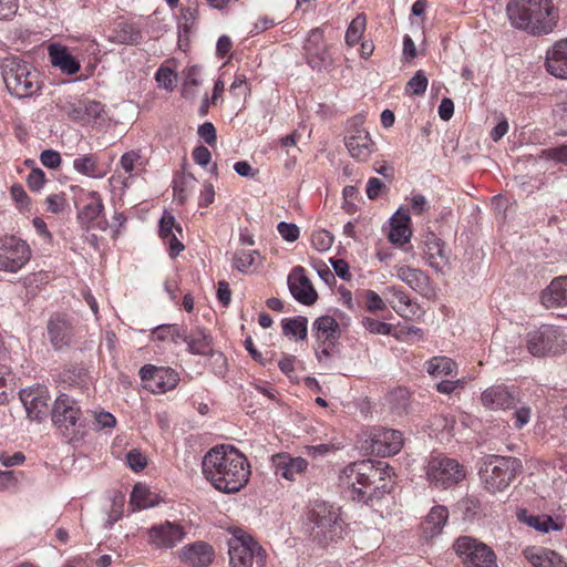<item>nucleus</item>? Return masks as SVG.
Here are the masks:
<instances>
[{"label": "nucleus", "mask_w": 567, "mask_h": 567, "mask_svg": "<svg viewBox=\"0 0 567 567\" xmlns=\"http://www.w3.org/2000/svg\"><path fill=\"white\" fill-rule=\"evenodd\" d=\"M203 474L219 492L230 494L244 488L250 477L247 457L233 445H217L204 456Z\"/></svg>", "instance_id": "1"}, {"label": "nucleus", "mask_w": 567, "mask_h": 567, "mask_svg": "<svg viewBox=\"0 0 567 567\" xmlns=\"http://www.w3.org/2000/svg\"><path fill=\"white\" fill-rule=\"evenodd\" d=\"M506 12L511 24L532 34H548L558 14L551 0H509Z\"/></svg>", "instance_id": "2"}, {"label": "nucleus", "mask_w": 567, "mask_h": 567, "mask_svg": "<svg viewBox=\"0 0 567 567\" xmlns=\"http://www.w3.org/2000/svg\"><path fill=\"white\" fill-rule=\"evenodd\" d=\"M377 470L371 460L354 462L346 466L339 475V485L349 498L354 502L373 506L385 493L386 484L373 486Z\"/></svg>", "instance_id": "3"}, {"label": "nucleus", "mask_w": 567, "mask_h": 567, "mask_svg": "<svg viewBox=\"0 0 567 567\" xmlns=\"http://www.w3.org/2000/svg\"><path fill=\"white\" fill-rule=\"evenodd\" d=\"M2 79L7 90L18 99L32 97L43 86L40 73L18 56H8L1 63Z\"/></svg>", "instance_id": "4"}, {"label": "nucleus", "mask_w": 567, "mask_h": 567, "mask_svg": "<svg viewBox=\"0 0 567 567\" xmlns=\"http://www.w3.org/2000/svg\"><path fill=\"white\" fill-rule=\"evenodd\" d=\"M519 468L518 458L491 454L482 458L478 475L484 488L494 494L507 488Z\"/></svg>", "instance_id": "5"}, {"label": "nucleus", "mask_w": 567, "mask_h": 567, "mask_svg": "<svg viewBox=\"0 0 567 567\" xmlns=\"http://www.w3.org/2000/svg\"><path fill=\"white\" fill-rule=\"evenodd\" d=\"M230 567H266L267 553L261 545L243 529H235L228 540Z\"/></svg>", "instance_id": "6"}, {"label": "nucleus", "mask_w": 567, "mask_h": 567, "mask_svg": "<svg viewBox=\"0 0 567 567\" xmlns=\"http://www.w3.org/2000/svg\"><path fill=\"white\" fill-rule=\"evenodd\" d=\"M424 470L426 480L435 487L447 488L465 477L463 466L456 460L442 454H432Z\"/></svg>", "instance_id": "7"}, {"label": "nucleus", "mask_w": 567, "mask_h": 567, "mask_svg": "<svg viewBox=\"0 0 567 567\" xmlns=\"http://www.w3.org/2000/svg\"><path fill=\"white\" fill-rule=\"evenodd\" d=\"M56 106L69 120L81 125L94 124L105 115L104 104L86 97L82 99L70 95L60 99Z\"/></svg>", "instance_id": "8"}, {"label": "nucleus", "mask_w": 567, "mask_h": 567, "mask_svg": "<svg viewBox=\"0 0 567 567\" xmlns=\"http://www.w3.org/2000/svg\"><path fill=\"white\" fill-rule=\"evenodd\" d=\"M337 524L338 514L326 502H313L307 512L306 529L310 536L319 542L332 539Z\"/></svg>", "instance_id": "9"}, {"label": "nucleus", "mask_w": 567, "mask_h": 567, "mask_svg": "<svg viewBox=\"0 0 567 567\" xmlns=\"http://www.w3.org/2000/svg\"><path fill=\"white\" fill-rule=\"evenodd\" d=\"M453 548L464 567H498L494 550L476 538L461 536Z\"/></svg>", "instance_id": "10"}, {"label": "nucleus", "mask_w": 567, "mask_h": 567, "mask_svg": "<svg viewBox=\"0 0 567 567\" xmlns=\"http://www.w3.org/2000/svg\"><path fill=\"white\" fill-rule=\"evenodd\" d=\"M526 343L528 352L534 357L560 353L567 344L563 332L554 326H542L530 331Z\"/></svg>", "instance_id": "11"}, {"label": "nucleus", "mask_w": 567, "mask_h": 567, "mask_svg": "<svg viewBox=\"0 0 567 567\" xmlns=\"http://www.w3.org/2000/svg\"><path fill=\"white\" fill-rule=\"evenodd\" d=\"M31 258V249L27 241L16 236H4L0 239V270L17 272Z\"/></svg>", "instance_id": "12"}, {"label": "nucleus", "mask_w": 567, "mask_h": 567, "mask_svg": "<svg viewBox=\"0 0 567 567\" xmlns=\"http://www.w3.org/2000/svg\"><path fill=\"white\" fill-rule=\"evenodd\" d=\"M143 386L155 394L166 393L174 390L178 382V373L168 367H156L145 364L138 372Z\"/></svg>", "instance_id": "13"}, {"label": "nucleus", "mask_w": 567, "mask_h": 567, "mask_svg": "<svg viewBox=\"0 0 567 567\" xmlns=\"http://www.w3.org/2000/svg\"><path fill=\"white\" fill-rule=\"evenodd\" d=\"M323 30L315 28L309 31L303 44L307 63L311 69L321 71L332 64L328 47L323 42Z\"/></svg>", "instance_id": "14"}, {"label": "nucleus", "mask_w": 567, "mask_h": 567, "mask_svg": "<svg viewBox=\"0 0 567 567\" xmlns=\"http://www.w3.org/2000/svg\"><path fill=\"white\" fill-rule=\"evenodd\" d=\"M403 446L402 433L391 429H375L370 435L369 449L373 454L382 457L391 456L401 451Z\"/></svg>", "instance_id": "15"}, {"label": "nucleus", "mask_w": 567, "mask_h": 567, "mask_svg": "<svg viewBox=\"0 0 567 567\" xmlns=\"http://www.w3.org/2000/svg\"><path fill=\"white\" fill-rule=\"evenodd\" d=\"M150 542L156 548H173L186 536L184 527L177 523L165 522L148 530Z\"/></svg>", "instance_id": "16"}, {"label": "nucleus", "mask_w": 567, "mask_h": 567, "mask_svg": "<svg viewBox=\"0 0 567 567\" xmlns=\"http://www.w3.org/2000/svg\"><path fill=\"white\" fill-rule=\"evenodd\" d=\"M288 287L292 297L300 303L310 306L316 302L318 295L311 281L300 266L295 267L288 276Z\"/></svg>", "instance_id": "17"}, {"label": "nucleus", "mask_w": 567, "mask_h": 567, "mask_svg": "<svg viewBox=\"0 0 567 567\" xmlns=\"http://www.w3.org/2000/svg\"><path fill=\"white\" fill-rule=\"evenodd\" d=\"M80 417L78 403L66 394L56 398L52 410V421L59 429L69 430Z\"/></svg>", "instance_id": "18"}, {"label": "nucleus", "mask_w": 567, "mask_h": 567, "mask_svg": "<svg viewBox=\"0 0 567 567\" xmlns=\"http://www.w3.org/2000/svg\"><path fill=\"white\" fill-rule=\"evenodd\" d=\"M74 334V327L66 317L55 316L49 320L48 336L55 350H63L70 347L73 342Z\"/></svg>", "instance_id": "19"}, {"label": "nucleus", "mask_w": 567, "mask_h": 567, "mask_svg": "<svg viewBox=\"0 0 567 567\" xmlns=\"http://www.w3.org/2000/svg\"><path fill=\"white\" fill-rule=\"evenodd\" d=\"M346 147L352 158L359 162L369 159L374 151V143L363 127H354L344 138Z\"/></svg>", "instance_id": "20"}, {"label": "nucleus", "mask_w": 567, "mask_h": 567, "mask_svg": "<svg viewBox=\"0 0 567 567\" xmlns=\"http://www.w3.org/2000/svg\"><path fill=\"white\" fill-rule=\"evenodd\" d=\"M272 466L276 475L281 476L287 481H295L298 476L306 473L308 462L300 456H291L288 453H279L272 456Z\"/></svg>", "instance_id": "21"}, {"label": "nucleus", "mask_w": 567, "mask_h": 567, "mask_svg": "<svg viewBox=\"0 0 567 567\" xmlns=\"http://www.w3.org/2000/svg\"><path fill=\"white\" fill-rule=\"evenodd\" d=\"M20 399L30 419L40 420L48 411L50 398L44 388L22 389Z\"/></svg>", "instance_id": "22"}, {"label": "nucleus", "mask_w": 567, "mask_h": 567, "mask_svg": "<svg viewBox=\"0 0 567 567\" xmlns=\"http://www.w3.org/2000/svg\"><path fill=\"white\" fill-rule=\"evenodd\" d=\"M545 66L553 76L567 80V39L556 41L547 50Z\"/></svg>", "instance_id": "23"}, {"label": "nucleus", "mask_w": 567, "mask_h": 567, "mask_svg": "<svg viewBox=\"0 0 567 567\" xmlns=\"http://www.w3.org/2000/svg\"><path fill=\"white\" fill-rule=\"evenodd\" d=\"M482 404L489 410L516 408V396L505 385H492L481 396Z\"/></svg>", "instance_id": "24"}, {"label": "nucleus", "mask_w": 567, "mask_h": 567, "mask_svg": "<svg viewBox=\"0 0 567 567\" xmlns=\"http://www.w3.org/2000/svg\"><path fill=\"white\" fill-rule=\"evenodd\" d=\"M181 558L192 567H207L213 561L214 549L207 543L195 542L182 548Z\"/></svg>", "instance_id": "25"}, {"label": "nucleus", "mask_w": 567, "mask_h": 567, "mask_svg": "<svg viewBox=\"0 0 567 567\" xmlns=\"http://www.w3.org/2000/svg\"><path fill=\"white\" fill-rule=\"evenodd\" d=\"M396 277L420 295L427 296L432 292L429 276L417 268L396 266Z\"/></svg>", "instance_id": "26"}, {"label": "nucleus", "mask_w": 567, "mask_h": 567, "mask_svg": "<svg viewBox=\"0 0 567 567\" xmlns=\"http://www.w3.org/2000/svg\"><path fill=\"white\" fill-rule=\"evenodd\" d=\"M424 245L426 264L437 272L443 271V268L449 264L450 259L444 241L434 234H431L427 236Z\"/></svg>", "instance_id": "27"}, {"label": "nucleus", "mask_w": 567, "mask_h": 567, "mask_svg": "<svg viewBox=\"0 0 567 567\" xmlns=\"http://www.w3.org/2000/svg\"><path fill=\"white\" fill-rule=\"evenodd\" d=\"M523 555L534 567H567L564 558L548 548L530 546L523 550Z\"/></svg>", "instance_id": "28"}, {"label": "nucleus", "mask_w": 567, "mask_h": 567, "mask_svg": "<svg viewBox=\"0 0 567 567\" xmlns=\"http://www.w3.org/2000/svg\"><path fill=\"white\" fill-rule=\"evenodd\" d=\"M542 303L546 308L567 306V276H559L551 280L540 295Z\"/></svg>", "instance_id": "29"}, {"label": "nucleus", "mask_w": 567, "mask_h": 567, "mask_svg": "<svg viewBox=\"0 0 567 567\" xmlns=\"http://www.w3.org/2000/svg\"><path fill=\"white\" fill-rule=\"evenodd\" d=\"M49 56L52 65L59 68L68 75L75 74L81 68L79 61L63 45L51 44L49 47Z\"/></svg>", "instance_id": "30"}, {"label": "nucleus", "mask_w": 567, "mask_h": 567, "mask_svg": "<svg viewBox=\"0 0 567 567\" xmlns=\"http://www.w3.org/2000/svg\"><path fill=\"white\" fill-rule=\"evenodd\" d=\"M391 220L389 240L399 246L406 244L412 235L410 228V215L408 213L398 210Z\"/></svg>", "instance_id": "31"}, {"label": "nucleus", "mask_w": 567, "mask_h": 567, "mask_svg": "<svg viewBox=\"0 0 567 567\" xmlns=\"http://www.w3.org/2000/svg\"><path fill=\"white\" fill-rule=\"evenodd\" d=\"M449 518V512L445 506H434L422 522V530L425 537L432 538L439 535Z\"/></svg>", "instance_id": "32"}, {"label": "nucleus", "mask_w": 567, "mask_h": 567, "mask_svg": "<svg viewBox=\"0 0 567 567\" xmlns=\"http://www.w3.org/2000/svg\"><path fill=\"white\" fill-rule=\"evenodd\" d=\"M183 341L187 343L188 351L193 354H213L212 338L200 328H196L187 336H183Z\"/></svg>", "instance_id": "33"}, {"label": "nucleus", "mask_w": 567, "mask_h": 567, "mask_svg": "<svg viewBox=\"0 0 567 567\" xmlns=\"http://www.w3.org/2000/svg\"><path fill=\"white\" fill-rule=\"evenodd\" d=\"M104 205L101 195L97 192H89L86 195V203L79 213V219L91 227L99 217L103 214Z\"/></svg>", "instance_id": "34"}, {"label": "nucleus", "mask_w": 567, "mask_h": 567, "mask_svg": "<svg viewBox=\"0 0 567 567\" xmlns=\"http://www.w3.org/2000/svg\"><path fill=\"white\" fill-rule=\"evenodd\" d=\"M159 503V497L156 493L145 484H136L131 493L130 506L133 511L146 509L154 507Z\"/></svg>", "instance_id": "35"}, {"label": "nucleus", "mask_w": 567, "mask_h": 567, "mask_svg": "<svg viewBox=\"0 0 567 567\" xmlns=\"http://www.w3.org/2000/svg\"><path fill=\"white\" fill-rule=\"evenodd\" d=\"M339 323L331 316H322L313 322L315 337L322 342H333L338 339Z\"/></svg>", "instance_id": "36"}, {"label": "nucleus", "mask_w": 567, "mask_h": 567, "mask_svg": "<svg viewBox=\"0 0 567 567\" xmlns=\"http://www.w3.org/2000/svg\"><path fill=\"white\" fill-rule=\"evenodd\" d=\"M520 522L525 523L529 527L535 528L538 532L547 533L550 529L560 530L561 524L556 523L550 516L547 515H530L527 511H520L518 513Z\"/></svg>", "instance_id": "37"}, {"label": "nucleus", "mask_w": 567, "mask_h": 567, "mask_svg": "<svg viewBox=\"0 0 567 567\" xmlns=\"http://www.w3.org/2000/svg\"><path fill=\"white\" fill-rule=\"evenodd\" d=\"M426 371L434 378L456 375V363L446 357H435L425 363Z\"/></svg>", "instance_id": "38"}, {"label": "nucleus", "mask_w": 567, "mask_h": 567, "mask_svg": "<svg viewBox=\"0 0 567 567\" xmlns=\"http://www.w3.org/2000/svg\"><path fill=\"white\" fill-rule=\"evenodd\" d=\"M112 39L120 44L135 45L140 43L142 34L134 24L120 22L113 30Z\"/></svg>", "instance_id": "39"}, {"label": "nucleus", "mask_w": 567, "mask_h": 567, "mask_svg": "<svg viewBox=\"0 0 567 567\" xmlns=\"http://www.w3.org/2000/svg\"><path fill=\"white\" fill-rule=\"evenodd\" d=\"M196 179L192 174H182L173 182L174 200L183 205L195 188Z\"/></svg>", "instance_id": "40"}, {"label": "nucleus", "mask_w": 567, "mask_h": 567, "mask_svg": "<svg viewBox=\"0 0 567 567\" xmlns=\"http://www.w3.org/2000/svg\"><path fill=\"white\" fill-rule=\"evenodd\" d=\"M260 261L257 250H239L233 257V267L240 272H248L256 269Z\"/></svg>", "instance_id": "41"}, {"label": "nucleus", "mask_w": 567, "mask_h": 567, "mask_svg": "<svg viewBox=\"0 0 567 567\" xmlns=\"http://www.w3.org/2000/svg\"><path fill=\"white\" fill-rule=\"evenodd\" d=\"M120 166L128 177L137 175L144 166L140 151L124 153L120 158Z\"/></svg>", "instance_id": "42"}, {"label": "nucleus", "mask_w": 567, "mask_h": 567, "mask_svg": "<svg viewBox=\"0 0 567 567\" xmlns=\"http://www.w3.org/2000/svg\"><path fill=\"white\" fill-rule=\"evenodd\" d=\"M73 168L82 174L90 177H101L102 175L99 173L97 158L96 156L89 154L76 157L73 161Z\"/></svg>", "instance_id": "43"}, {"label": "nucleus", "mask_w": 567, "mask_h": 567, "mask_svg": "<svg viewBox=\"0 0 567 567\" xmlns=\"http://www.w3.org/2000/svg\"><path fill=\"white\" fill-rule=\"evenodd\" d=\"M308 320L305 317L298 316L293 319L284 321L282 331L285 336L296 337L303 340L307 337Z\"/></svg>", "instance_id": "44"}, {"label": "nucleus", "mask_w": 567, "mask_h": 567, "mask_svg": "<svg viewBox=\"0 0 567 567\" xmlns=\"http://www.w3.org/2000/svg\"><path fill=\"white\" fill-rule=\"evenodd\" d=\"M365 30V17L363 14L357 16L350 23L346 32V42L348 45L353 47L359 43Z\"/></svg>", "instance_id": "45"}, {"label": "nucleus", "mask_w": 567, "mask_h": 567, "mask_svg": "<svg viewBox=\"0 0 567 567\" xmlns=\"http://www.w3.org/2000/svg\"><path fill=\"white\" fill-rule=\"evenodd\" d=\"M164 332L169 334L171 340L174 343H178L179 340H183V336L188 334L185 331H182L177 324H161L153 330L152 334L154 339L158 341H165L167 340V336H164Z\"/></svg>", "instance_id": "46"}, {"label": "nucleus", "mask_w": 567, "mask_h": 567, "mask_svg": "<svg viewBox=\"0 0 567 567\" xmlns=\"http://www.w3.org/2000/svg\"><path fill=\"white\" fill-rule=\"evenodd\" d=\"M427 87V78L424 72L419 70L406 83V93L411 95H422L425 93Z\"/></svg>", "instance_id": "47"}, {"label": "nucleus", "mask_w": 567, "mask_h": 567, "mask_svg": "<svg viewBox=\"0 0 567 567\" xmlns=\"http://www.w3.org/2000/svg\"><path fill=\"white\" fill-rule=\"evenodd\" d=\"M175 231L181 234L182 227L176 224L175 217L172 214L164 212L159 220V237L162 239H166L167 237L175 235Z\"/></svg>", "instance_id": "48"}, {"label": "nucleus", "mask_w": 567, "mask_h": 567, "mask_svg": "<svg viewBox=\"0 0 567 567\" xmlns=\"http://www.w3.org/2000/svg\"><path fill=\"white\" fill-rule=\"evenodd\" d=\"M333 240H334V238H333L332 234L326 229L316 230V231H313V234L311 236L312 246L318 251L329 250L331 248V246L333 245Z\"/></svg>", "instance_id": "49"}, {"label": "nucleus", "mask_w": 567, "mask_h": 567, "mask_svg": "<svg viewBox=\"0 0 567 567\" xmlns=\"http://www.w3.org/2000/svg\"><path fill=\"white\" fill-rule=\"evenodd\" d=\"M362 326L372 334L388 336L392 331V324L369 317L362 319Z\"/></svg>", "instance_id": "50"}, {"label": "nucleus", "mask_w": 567, "mask_h": 567, "mask_svg": "<svg viewBox=\"0 0 567 567\" xmlns=\"http://www.w3.org/2000/svg\"><path fill=\"white\" fill-rule=\"evenodd\" d=\"M432 426L434 431L452 436L455 426V419L452 415H437L433 419Z\"/></svg>", "instance_id": "51"}, {"label": "nucleus", "mask_w": 567, "mask_h": 567, "mask_svg": "<svg viewBox=\"0 0 567 567\" xmlns=\"http://www.w3.org/2000/svg\"><path fill=\"white\" fill-rule=\"evenodd\" d=\"M155 79L158 86L173 90L176 83V74L169 68H159L156 71Z\"/></svg>", "instance_id": "52"}, {"label": "nucleus", "mask_w": 567, "mask_h": 567, "mask_svg": "<svg viewBox=\"0 0 567 567\" xmlns=\"http://www.w3.org/2000/svg\"><path fill=\"white\" fill-rule=\"evenodd\" d=\"M126 462L134 472L144 470L147 464L146 456L138 450H131L126 454Z\"/></svg>", "instance_id": "53"}, {"label": "nucleus", "mask_w": 567, "mask_h": 567, "mask_svg": "<svg viewBox=\"0 0 567 567\" xmlns=\"http://www.w3.org/2000/svg\"><path fill=\"white\" fill-rule=\"evenodd\" d=\"M277 229L280 236L290 243L296 241L300 234L298 226L292 223L280 221Z\"/></svg>", "instance_id": "54"}, {"label": "nucleus", "mask_w": 567, "mask_h": 567, "mask_svg": "<svg viewBox=\"0 0 567 567\" xmlns=\"http://www.w3.org/2000/svg\"><path fill=\"white\" fill-rule=\"evenodd\" d=\"M45 183V174L41 168H33L28 177L27 184L30 190L39 192Z\"/></svg>", "instance_id": "55"}, {"label": "nucleus", "mask_w": 567, "mask_h": 567, "mask_svg": "<svg viewBox=\"0 0 567 567\" xmlns=\"http://www.w3.org/2000/svg\"><path fill=\"white\" fill-rule=\"evenodd\" d=\"M40 162L43 166L55 169L61 165V155L54 150H44L40 154Z\"/></svg>", "instance_id": "56"}, {"label": "nucleus", "mask_w": 567, "mask_h": 567, "mask_svg": "<svg viewBox=\"0 0 567 567\" xmlns=\"http://www.w3.org/2000/svg\"><path fill=\"white\" fill-rule=\"evenodd\" d=\"M411 213L415 216H422L430 210V204L424 195L414 194L411 197Z\"/></svg>", "instance_id": "57"}, {"label": "nucleus", "mask_w": 567, "mask_h": 567, "mask_svg": "<svg viewBox=\"0 0 567 567\" xmlns=\"http://www.w3.org/2000/svg\"><path fill=\"white\" fill-rule=\"evenodd\" d=\"M47 210L59 214L64 210L66 202L63 194H52L45 198Z\"/></svg>", "instance_id": "58"}, {"label": "nucleus", "mask_w": 567, "mask_h": 567, "mask_svg": "<svg viewBox=\"0 0 567 567\" xmlns=\"http://www.w3.org/2000/svg\"><path fill=\"white\" fill-rule=\"evenodd\" d=\"M367 309L371 312L382 311L385 309V303L382 298L373 290L365 291Z\"/></svg>", "instance_id": "59"}, {"label": "nucleus", "mask_w": 567, "mask_h": 567, "mask_svg": "<svg viewBox=\"0 0 567 567\" xmlns=\"http://www.w3.org/2000/svg\"><path fill=\"white\" fill-rule=\"evenodd\" d=\"M229 91L235 96L246 95L249 92L246 75L236 74Z\"/></svg>", "instance_id": "60"}, {"label": "nucleus", "mask_w": 567, "mask_h": 567, "mask_svg": "<svg viewBox=\"0 0 567 567\" xmlns=\"http://www.w3.org/2000/svg\"><path fill=\"white\" fill-rule=\"evenodd\" d=\"M198 136L205 141L208 145H214L216 143V130L213 123L205 122L198 127L197 131Z\"/></svg>", "instance_id": "61"}, {"label": "nucleus", "mask_w": 567, "mask_h": 567, "mask_svg": "<svg viewBox=\"0 0 567 567\" xmlns=\"http://www.w3.org/2000/svg\"><path fill=\"white\" fill-rule=\"evenodd\" d=\"M514 425L516 429H522L524 425H526L530 421L532 416V410L528 406H517L514 408Z\"/></svg>", "instance_id": "62"}, {"label": "nucleus", "mask_w": 567, "mask_h": 567, "mask_svg": "<svg viewBox=\"0 0 567 567\" xmlns=\"http://www.w3.org/2000/svg\"><path fill=\"white\" fill-rule=\"evenodd\" d=\"M192 156L194 162L203 167L207 166L212 159L209 150L202 145L194 148Z\"/></svg>", "instance_id": "63"}, {"label": "nucleus", "mask_w": 567, "mask_h": 567, "mask_svg": "<svg viewBox=\"0 0 567 567\" xmlns=\"http://www.w3.org/2000/svg\"><path fill=\"white\" fill-rule=\"evenodd\" d=\"M18 0H0V20H8L16 14Z\"/></svg>", "instance_id": "64"}]
</instances>
